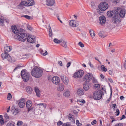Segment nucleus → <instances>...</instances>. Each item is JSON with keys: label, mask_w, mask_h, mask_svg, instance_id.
<instances>
[{"label": "nucleus", "mask_w": 126, "mask_h": 126, "mask_svg": "<svg viewBox=\"0 0 126 126\" xmlns=\"http://www.w3.org/2000/svg\"><path fill=\"white\" fill-rule=\"evenodd\" d=\"M12 31L15 34V38L16 39L22 42H24L27 38L28 42L31 43H34L35 41L36 37L34 35L28 36L27 37V34L22 33L23 30L22 29H18L15 25L11 27Z\"/></svg>", "instance_id": "obj_1"}, {"label": "nucleus", "mask_w": 126, "mask_h": 126, "mask_svg": "<svg viewBox=\"0 0 126 126\" xmlns=\"http://www.w3.org/2000/svg\"><path fill=\"white\" fill-rule=\"evenodd\" d=\"M43 73V71L37 67H35L31 72V74L32 75L37 78L41 77Z\"/></svg>", "instance_id": "obj_2"}, {"label": "nucleus", "mask_w": 126, "mask_h": 126, "mask_svg": "<svg viewBox=\"0 0 126 126\" xmlns=\"http://www.w3.org/2000/svg\"><path fill=\"white\" fill-rule=\"evenodd\" d=\"M103 94V92L101 90L95 91L93 93V97L95 100H99L101 98Z\"/></svg>", "instance_id": "obj_3"}, {"label": "nucleus", "mask_w": 126, "mask_h": 126, "mask_svg": "<svg viewBox=\"0 0 126 126\" xmlns=\"http://www.w3.org/2000/svg\"><path fill=\"white\" fill-rule=\"evenodd\" d=\"M21 74L24 81L26 82L29 79L30 74L26 70H22L21 72Z\"/></svg>", "instance_id": "obj_4"}, {"label": "nucleus", "mask_w": 126, "mask_h": 126, "mask_svg": "<svg viewBox=\"0 0 126 126\" xmlns=\"http://www.w3.org/2000/svg\"><path fill=\"white\" fill-rule=\"evenodd\" d=\"M112 21L114 24L118 23L120 22L121 19L118 15V12H116L115 16L112 18Z\"/></svg>", "instance_id": "obj_5"}, {"label": "nucleus", "mask_w": 126, "mask_h": 126, "mask_svg": "<svg viewBox=\"0 0 126 126\" xmlns=\"http://www.w3.org/2000/svg\"><path fill=\"white\" fill-rule=\"evenodd\" d=\"M108 7V4L106 2L101 3L99 5V8L101 11H104L106 10Z\"/></svg>", "instance_id": "obj_6"}, {"label": "nucleus", "mask_w": 126, "mask_h": 126, "mask_svg": "<svg viewBox=\"0 0 126 126\" xmlns=\"http://www.w3.org/2000/svg\"><path fill=\"white\" fill-rule=\"evenodd\" d=\"M83 70H80L75 72L74 74L73 77L74 78H81L84 74Z\"/></svg>", "instance_id": "obj_7"}, {"label": "nucleus", "mask_w": 126, "mask_h": 126, "mask_svg": "<svg viewBox=\"0 0 126 126\" xmlns=\"http://www.w3.org/2000/svg\"><path fill=\"white\" fill-rule=\"evenodd\" d=\"M2 58L3 59H6L9 62H13L12 58L8 53H2L1 54Z\"/></svg>", "instance_id": "obj_8"}, {"label": "nucleus", "mask_w": 126, "mask_h": 126, "mask_svg": "<svg viewBox=\"0 0 126 126\" xmlns=\"http://www.w3.org/2000/svg\"><path fill=\"white\" fill-rule=\"evenodd\" d=\"M93 77V75L91 74L88 73L86 74L84 77L83 79L84 81H86L87 82L91 80Z\"/></svg>", "instance_id": "obj_9"}, {"label": "nucleus", "mask_w": 126, "mask_h": 126, "mask_svg": "<svg viewBox=\"0 0 126 126\" xmlns=\"http://www.w3.org/2000/svg\"><path fill=\"white\" fill-rule=\"evenodd\" d=\"M116 10L118 11V15H119L120 16L123 17L125 16L126 12L125 9H121L120 10V8H118Z\"/></svg>", "instance_id": "obj_10"}, {"label": "nucleus", "mask_w": 126, "mask_h": 126, "mask_svg": "<svg viewBox=\"0 0 126 126\" xmlns=\"http://www.w3.org/2000/svg\"><path fill=\"white\" fill-rule=\"evenodd\" d=\"M69 25L71 27H75L78 26L79 25V22L75 21V20H72L69 23Z\"/></svg>", "instance_id": "obj_11"}, {"label": "nucleus", "mask_w": 126, "mask_h": 126, "mask_svg": "<svg viewBox=\"0 0 126 126\" xmlns=\"http://www.w3.org/2000/svg\"><path fill=\"white\" fill-rule=\"evenodd\" d=\"M91 85L89 82L85 81L83 84V88L85 91H87L90 88Z\"/></svg>", "instance_id": "obj_12"}, {"label": "nucleus", "mask_w": 126, "mask_h": 126, "mask_svg": "<svg viewBox=\"0 0 126 126\" xmlns=\"http://www.w3.org/2000/svg\"><path fill=\"white\" fill-rule=\"evenodd\" d=\"M106 21V18L104 16H102L99 17V21L101 25L103 26L105 24Z\"/></svg>", "instance_id": "obj_13"}, {"label": "nucleus", "mask_w": 126, "mask_h": 126, "mask_svg": "<svg viewBox=\"0 0 126 126\" xmlns=\"http://www.w3.org/2000/svg\"><path fill=\"white\" fill-rule=\"evenodd\" d=\"M18 105L20 108H23L25 106V100L24 98H22L19 100Z\"/></svg>", "instance_id": "obj_14"}, {"label": "nucleus", "mask_w": 126, "mask_h": 126, "mask_svg": "<svg viewBox=\"0 0 126 126\" xmlns=\"http://www.w3.org/2000/svg\"><path fill=\"white\" fill-rule=\"evenodd\" d=\"M51 80L53 83L56 85L58 84L60 81L59 78L58 77L55 76L53 77Z\"/></svg>", "instance_id": "obj_15"}, {"label": "nucleus", "mask_w": 126, "mask_h": 126, "mask_svg": "<svg viewBox=\"0 0 126 126\" xmlns=\"http://www.w3.org/2000/svg\"><path fill=\"white\" fill-rule=\"evenodd\" d=\"M116 12H118V11L116 10L112 11H109L107 12V15L109 17H111L113 15L114 16L116 14Z\"/></svg>", "instance_id": "obj_16"}, {"label": "nucleus", "mask_w": 126, "mask_h": 126, "mask_svg": "<svg viewBox=\"0 0 126 126\" xmlns=\"http://www.w3.org/2000/svg\"><path fill=\"white\" fill-rule=\"evenodd\" d=\"M61 78L63 82L65 84H68V78L66 76L64 75H62L61 76Z\"/></svg>", "instance_id": "obj_17"}, {"label": "nucleus", "mask_w": 126, "mask_h": 126, "mask_svg": "<svg viewBox=\"0 0 126 126\" xmlns=\"http://www.w3.org/2000/svg\"><path fill=\"white\" fill-rule=\"evenodd\" d=\"M55 3V0H46V4L49 6L53 5Z\"/></svg>", "instance_id": "obj_18"}, {"label": "nucleus", "mask_w": 126, "mask_h": 126, "mask_svg": "<svg viewBox=\"0 0 126 126\" xmlns=\"http://www.w3.org/2000/svg\"><path fill=\"white\" fill-rule=\"evenodd\" d=\"M37 106L39 107L40 110H44L46 108L47 105L44 103H40L37 104Z\"/></svg>", "instance_id": "obj_19"}, {"label": "nucleus", "mask_w": 126, "mask_h": 126, "mask_svg": "<svg viewBox=\"0 0 126 126\" xmlns=\"http://www.w3.org/2000/svg\"><path fill=\"white\" fill-rule=\"evenodd\" d=\"M26 92L28 94H31L32 93L33 89L31 87L29 86H27L26 88Z\"/></svg>", "instance_id": "obj_20"}, {"label": "nucleus", "mask_w": 126, "mask_h": 126, "mask_svg": "<svg viewBox=\"0 0 126 126\" xmlns=\"http://www.w3.org/2000/svg\"><path fill=\"white\" fill-rule=\"evenodd\" d=\"M32 102L31 101H28L26 103V107L28 110H30L31 107L32 106Z\"/></svg>", "instance_id": "obj_21"}, {"label": "nucleus", "mask_w": 126, "mask_h": 126, "mask_svg": "<svg viewBox=\"0 0 126 126\" xmlns=\"http://www.w3.org/2000/svg\"><path fill=\"white\" fill-rule=\"evenodd\" d=\"M4 53H7L8 52H9L12 49V48L8 46H6L4 47Z\"/></svg>", "instance_id": "obj_22"}, {"label": "nucleus", "mask_w": 126, "mask_h": 126, "mask_svg": "<svg viewBox=\"0 0 126 126\" xmlns=\"http://www.w3.org/2000/svg\"><path fill=\"white\" fill-rule=\"evenodd\" d=\"M12 111L14 114L16 115L19 113V109L18 108H15L14 107H12Z\"/></svg>", "instance_id": "obj_23"}, {"label": "nucleus", "mask_w": 126, "mask_h": 126, "mask_svg": "<svg viewBox=\"0 0 126 126\" xmlns=\"http://www.w3.org/2000/svg\"><path fill=\"white\" fill-rule=\"evenodd\" d=\"M27 1L28 6L33 5L34 4V2L33 0H27Z\"/></svg>", "instance_id": "obj_24"}, {"label": "nucleus", "mask_w": 126, "mask_h": 126, "mask_svg": "<svg viewBox=\"0 0 126 126\" xmlns=\"http://www.w3.org/2000/svg\"><path fill=\"white\" fill-rule=\"evenodd\" d=\"M115 27V26L111 23L108 25V28L110 30H111L112 29L114 28Z\"/></svg>", "instance_id": "obj_25"}, {"label": "nucleus", "mask_w": 126, "mask_h": 126, "mask_svg": "<svg viewBox=\"0 0 126 126\" xmlns=\"http://www.w3.org/2000/svg\"><path fill=\"white\" fill-rule=\"evenodd\" d=\"M64 89V85L63 84H61L59 85L57 88L58 90L60 91H63Z\"/></svg>", "instance_id": "obj_26"}, {"label": "nucleus", "mask_w": 126, "mask_h": 126, "mask_svg": "<svg viewBox=\"0 0 126 126\" xmlns=\"http://www.w3.org/2000/svg\"><path fill=\"white\" fill-rule=\"evenodd\" d=\"M89 32L92 38L93 39L95 35L94 31L92 29H90L89 30Z\"/></svg>", "instance_id": "obj_27"}, {"label": "nucleus", "mask_w": 126, "mask_h": 126, "mask_svg": "<svg viewBox=\"0 0 126 126\" xmlns=\"http://www.w3.org/2000/svg\"><path fill=\"white\" fill-rule=\"evenodd\" d=\"M61 41H62V42H61L62 43L61 45L63 47L66 48L67 47V45H66L67 42L63 39H61Z\"/></svg>", "instance_id": "obj_28"}, {"label": "nucleus", "mask_w": 126, "mask_h": 126, "mask_svg": "<svg viewBox=\"0 0 126 126\" xmlns=\"http://www.w3.org/2000/svg\"><path fill=\"white\" fill-rule=\"evenodd\" d=\"M34 91L36 92L37 96L38 97H40V91L38 88L35 87L34 88Z\"/></svg>", "instance_id": "obj_29"}, {"label": "nucleus", "mask_w": 126, "mask_h": 126, "mask_svg": "<svg viewBox=\"0 0 126 126\" xmlns=\"http://www.w3.org/2000/svg\"><path fill=\"white\" fill-rule=\"evenodd\" d=\"M20 5L21 6H28L27 1H22L20 3Z\"/></svg>", "instance_id": "obj_30"}, {"label": "nucleus", "mask_w": 126, "mask_h": 126, "mask_svg": "<svg viewBox=\"0 0 126 126\" xmlns=\"http://www.w3.org/2000/svg\"><path fill=\"white\" fill-rule=\"evenodd\" d=\"M78 94L79 95H81L84 94L83 91V90L79 89L77 92Z\"/></svg>", "instance_id": "obj_31"}, {"label": "nucleus", "mask_w": 126, "mask_h": 126, "mask_svg": "<svg viewBox=\"0 0 126 126\" xmlns=\"http://www.w3.org/2000/svg\"><path fill=\"white\" fill-rule=\"evenodd\" d=\"M48 27L49 29V36L51 37L52 35V32L50 25H48Z\"/></svg>", "instance_id": "obj_32"}, {"label": "nucleus", "mask_w": 126, "mask_h": 126, "mask_svg": "<svg viewBox=\"0 0 126 126\" xmlns=\"http://www.w3.org/2000/svg\"><path fill=\"white\" fill-rule=\"evenodd\" d=\"M64 96L66 97H69L70 95V93L69 91H67L65 92L63 94Z\"/></svg>", "instance_id": "obj_33"}, {"label": "nucleus", "mask_w": 126, "mask_h": 126, "mask_svg": "<svg viewBox=\"0 0 126 126\" xmlns=\"http://www.w3.org/2000/svg\"><path fill=\"white\" fill-rule=\"evenodd\" d=\"M98 34L99 36L102 38H104L106 36V35L104 34L103 32H100Z\"/></svg>", "instance_id": "obj_34"}, {"label": "nucleus", "mask_w": 126, "mask_h": 126, "mask_svg": "<svg viewBox=\"0 0 126 126\" xmlns=\"http://www.w3.org/2000/svg\"><path fill=\"white\" fill-rule=\"evenodd\" d=\"M77 101L78 102L82 103L80 104V105H83V104H84L85 103V102L84 99H78L77 100Z\"/></svg>", "instance_id": "obj_35"}, {"label": "nucleus", "mask_w": 126, "mask_h": 126, "mask_svg": "<svg viewBox=\"0 0 126 126\" xmlns=\"http://www.w3.org/2000/svg\"><path fill=\"white\" fill-rule=\"evenodd\" d=\"M53 41L54 43L56 44H59L62 42L61 40H59L56 38H54V39Z\"/></svg>", "instance_id": "obj_36"}, {"label": "nucleus", "mask_w": 126, "mask_h": 126, "mask_svg": "<svg viewBox=\"0 0 126 126\" xmlns=\"http://www.w3.org/2000/svg\"><path fill=\"white\" fill-rule=\"evenodd\" d=\"M112 89H110V97L106 101V103H109V101H110V99L111 98L112 94Z\"/></svg>", "instance_id": "obj_37"}, {"label": "nucleus", "mask_w": 126, "mask_h": 126, "mask_svg": "<svg viewBox=\"0 0 126 126\" xmlns=\"http://www.w3.org/2000/svg\"><path fill=\"white\" fill-rule=\"evenodd\" d=\"M26 48L29 50H30L33 49L32 46L30 45H29L26 47Z\"/></svg>", "instance_id": "obj_38"}, {"label": "nucleus", "mask_w": 126, "mask_h": 126, "mask_svg": "<svg viewBox=\"0 0 126 126\" xmlns=\"http://www.w3.org/2000/svg\"><path fill=\"white\" fill-rule=\"evenodd\" d=\"M100 85L99 84H95L94 85V88L95 89H98L100 88Z\"/></svg>", "instance_id": "obj_39"}, {"label": "nucleus", "mask_w": 126, "mask_h": 126, "mask_svg": "<svg viewBox=\"0 0 126 126\" xmlns=\"http://www.w3.org/2000/svg\"><path fill=\"white\" fill-rule=\"evenodd\" d=\"M101 69L104 71L106 72L107 71V69L103 65H101Z\"/></svg>", "instance_id": "obj_40"}, {"label": "nucleus", "mask_w": 126, "mask_h": 126, "mask_svg": "<svg viewBox=\"0 0 126 126\" xmlns=\"http://www.w3.org/2000/svg\"><path fill=\"white\" fill-rule=\"evenodd\" d=\"M0 122L1 124L4 123V121L1 115H0Z\"/></svg>", "instance_id": "obj_41"}, {"label": "nucleus", "mask_w": 126, "mask_h": 126, "mask_svg": "<svg viewBox=\"0 0 126 126\" xmlns=\"http://www.w3.org/2000/svg\"><path fill=\"white\" fill-rule=\"evenodd\" d=\"M12 98L11 94L10 93H9L7 97V99L8 100H10Z\"/></svg>", "instance_id": "obj_42"}, {"label": "nucleus", "mask_w": 126, "mask_h": 126, "mask_svg": "<svg viewBox=\"0 0 126 126\" xmlns=\"http://www.w3.org/2000/svg\"><path fill=\"white\" fill-rule=\"evenodd\" d=\"M47 51L45 50V52L42 53V52H41V54L44 56H45L47 54Z\"/></svg>", "instance_id": "obj_43"}, {"label": "nucleus", "mask_w": 126, "mask_h": 126, "mask_svg": "<svg viewBox=\"0 0 126 126\" xmlns=\"http://www.w3.org/2000/svg\"><path fill=\"white\" fill-rule=\"evenodd\" d=\"M4 21L2 19L0 18V25L2 26H3Z\"/></svg>", "instance_id": "obj_44"}, {"label": "nucleus", "mask_w": 126, "mask_h": 126, "mask_svg": "<svg viewBox=\"0 0 126 126\" xmlns=\"http://www.w3.org/2000/svg\"><path fill=\"white\" fill-rule=\"evenodd\" d=\"M78 45L81 47H83L84 46V45L81 42H79Z\"/></svg>", "instance_id": "obj_45"}, {"label": "nucleus", "mask_w": 126, "mask_h": 126, "mask_svg": "<svg viewBox=\"0 0 126 126\" xmlns=\"http://www.w3.org/2000/svg\"><path fill=\"white\" fill-rule=\"evenodd\" d=\"M22 16L25 17V18L28 19H30L31 17L30 16L27 15L23 16Z\"/></svg>", "instance_id": "obj_46"}, {"label": "nucleus", "mask_w": 126, "mask_h": 126, "mask_svg": "<svg viewBox=\"0 0 126 126\" xmlns=\"http://www.w3.org/2000/svg\"><path fill=\"white\" fill-rule=\"evenodd\" d=\"M23 123L22 121H19L17 123V125L18 126H20Z\"/></svg>", "instance_id": "obj_47"}, {"label": "nucleus", "mask_w": 126, "mask_h": 126, "mask_svg": "<svg viewBox=\"0 0 126 126\" xmlns=\"http://www.w3.org/2000/svg\"><path fill=\"white\" fill-rule=\"evenodd\" d=\"M114 126H123V124L121 123L116 124Z\"/></svg>", "instance_id": "obj_48"}, {"label": "nucleus", "mask_w": 126, "mask_h": 126, "mask_svg": "<svg viewBox=\"0 0 126 126\" xmlns=\"http://www.w3.org/2000/svg\"><path fill=\"white\" fill-rule=\"evenodd\" d=\"M119 111L118 109H117L116 110V111L115 112V115H118L119 114Z\"/></svg>", "instance_id": "obj_49"}, {"label": "nucleus", "mask_w": 126, "mask_h": 126, "mask_svg": "<svg viewBox=\"0 0 126 126\" xmlns=\"http://www.w3.org/2000/svg\"><path fill=\"white\" fill-rule=\"evenodd\" d=\"M72 115L71 114H70L68 116V119L70 120H71V119H72Z\"/></svg>", "instance_id": "obj_50"}, {"label": "nucleus", "mask_w": 126, "mask_h": 126, "mask_svg": "<svg viewBox=\"0 0 126 126\" xmlns=\"http://www.w3.org/2000/svg\"><path fill=\"white\" fill-rule=\"evenodd\" d=\"M27 27L29 30L30 31H31L32 30V27L29 25H28L27 26Z\"/></svg>", "instance_id": "obj_51"}, {"label": "nucleus", "mask_w": 126, "mask_h": 126, "mask_svg": "<svg viewBox=\"0 0 126 126\" xmlns=\"http://www.w3.org/2000/svg\"><path fill=\"white\" fill-rule=\"evenodd\" d=\"M110 118L112 120L111 122V123H112L114 121H115L116 120L114 119V118L112 116H110Z\"/></svg>", "instance_id": "obj_52"}, {"label": "nucleus", "mask_w": 126, "mask_h": 126, "mask_svg": "<svg viewBox=\"0 0 126 126\" xmlns=\"http://www.w3.org/2000/svg\"><path fill=\"white\" fill-rule=\"evenodd\" d=\"M6 126H15L13 124L10 123H8L7 124Z\"/></svg>", "instance_id": "obj_53"}, {"label": "nucleus", "mask_w": 126, "mask_h": 126, "mask_svg": "<svg viewBox=\"0 0 126 126\" xmlns=\"http://www.w3.org/2000/svg\"><path fill=\"white\" fill-rule=\"evenodd\" d=\"M4 117H5L7 119H9V117L8 115L7 114V113H5L4 115Z\"/></svg>", "instance_id": "obj_54"}, {"label": "nucleus", "mask_w": 126, "mask_h": 126, "mask_svg": "<svg viewBox=\"0 0 126 126\" xmlns=\"http://www.w3.org/2000/svg\"><path fill=\"white\" fill-rule=\"evenodd\" d=\"M96 121L95 120H94L91 122V124L92 125H94L96 124Z\"/></svg>", "instance_id": "obj_55"}, {"label": "nucleus", "mask_w": 126, "mask_h": 126, "mask_svg": "<svg viewBox=\"0 0 126 126\" xmlns=\"http://www.w3.org/2000/svg\"><path fill=\"white\" fill-rule=\"evenodd\" d=\"M100 10L99 9H97V11L98 14H99L100 15H101L102 14V13L100 11Z\"/></svg>", "instance_id": "obj_56"}, {"label": "nucleus", "mask_w": 126, "mask_h": 126, "mask_svg": "<svg viewBox=\"0 0 126 126\" xmlns=\"http://www.w3.org/2000/svg\"><path fill=\"white\" fill-rule=\"evenodd\" d=\"M93 82L94 83H95L97 82V80L94 78L93 79Z\"/></svg>", "instance_id": "obj_57"}, {"label": "nucleus", "mask_w": 126, "mask_h": 126, "mask_svg": "<svg viewBox=\"0 0 126 126\" xmlns=\"http://www.w3.org/2000/svg\"><path fill=\"white\" fill-rule=\"evenodd\" d=\"M71 62H69L66 65V67L67 68H68L70 66Z\"/></svg>", "instance_id": "obj_58"}, {"label": "nucleus", "mask_w": 126, "mask_h": 126, "mask_svg": "<svg viewBox=\"0 0 126 126\" xmlns=\"http://www.w3.org/2000/svg\"><path fill=\"white\" fill-rule=\"evenodd\" d=\"M58 64L60 66H62V62L61 61H58Z\"/></svg>", "instance_id": "obj_59"}, {"label": "nucleus", "mask_w": 126, "mask_h": 126, "mask_svg": "<svg viewBox=\"0 0 126 126\" xmlns=\"http://www.w3.org/2000/svg\"><path fill=\"white\" fill-rule=\"evenodd\" d=\"M62 124H63L62 122L61 121H60L58 122L57 125H62Z\"/></svg>", "instance_id": "obj_60"}, {"label": "nucleus", "mask_w": 126, "mask_h": 126, "mask_svg": "<svg viewBox=\"0 0 126 126\" xmlns=\"http://www.w3.org/2000/svg\"><path fill=\"white\" fill-rule=\"evenodd\" d=\"M109 74L111 75H112L113 74L112 71L111 70H110L109 71Z\"/></svg>", "instance_id": "obj_61"}, {"label": "nucleus", "mask_w": 126, "mask_h": 126, "mask_svg": "<svg viewBox=\"0 0 126 126\" xmlns=\"http://www.w3.org/2000/svg\"><path fill=\"white\" fill-rule=\"evenodd\" d=\"M115 3H117L119 1V0H112Z\"/></svg>", "instance_id": "obj_62"}, {"label": "nucleus", "mask_w": 126, "mask_h": 126, "mask_svg": "<svg viewBox=\"0 0 126 126\" xmlns=\"http://www.w3.org/2000/svg\"><path fill=\"white\" fill-rule=\"evenodd\" d=\"M125 118V115H122V117H121V118H120V120H122V119Z\"/></svg>", "instance_id": "obj_63"}, {"label": "nucleus", "mask_w": 126, "mask_h": 126, "mask_svg": "<svg viewBox=\"0 0 126 126\" xmlns=\"http://www.w3.org/2000/svg\"><path fill=\"white\" fill-rule=\"evenodd\" d=\"M124 68L126 69V60L124 64Z\"/></svg>", "instance_id": "obj_64"}]
</instances>
